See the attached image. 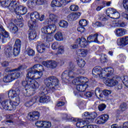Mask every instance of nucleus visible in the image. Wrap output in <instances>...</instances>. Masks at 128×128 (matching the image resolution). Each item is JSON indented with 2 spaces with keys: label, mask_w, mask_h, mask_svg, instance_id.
Instances as JSON below:
<instances>
[{
  "label": "nucleus",
  "mask_w": 128,
  "mask_h": 128,
  "mask_svg": "<svg viewBox=\"0 0 128 128\" xmlns=\"http://www.w3.org/2000/svg\"><path fill=\"white\" fill-rule=\"evenodd\" d=\"M40 68L42 67L36 64L29 69L26 80L22 82L23 86H25V88L23 90V92L26 96L34 94L36 91L40 88V83L34 80L40 78L42 76V72L36 70L37 69L38 70H42Z\"/></svg>",
  "instance_id": "nucleus-1"
},
{
  "label": "nucleus",
  "mask_w": 128,
  "mask_h": 128,
  "mask_svg": "<svg viewBox=\"0 0 128 128\" xmlns=\"http://www.w3.org/2000/svg\"><path fill=\"white\" fill-rule=\"evenodd\" d=\"M114 73V68L108 67L102 69L100 67H95L93 68L92 74L94 78H106Z\"/></svg>",
  "instance_id": "nucleus-2"
},
{
  "label": "nucleus",
  "mask_w": 128,
  "mask_h": 128,
  "mask_svg": "<svg viewBox=\"0 0 128 128\" xmlns=\"http://www.w3.org/2000/svg\"><path fill=\"white\" fill-rule=\"evenodd\" d=\"M68 68V71H64L62 74V80H68V82H70L72 78H74L78 74H80V69L76 68V66L72 64H70Z\"/></svg>",
  "instance_id": "nucleus-3"
},
{
  "label": "nucleus",
  "mask_w": 128,
  "mask_h": 128,
  "mask_svg": "<svg viewBox=\"0 0 128 128\" xmlns=\"http://www.w3.org/2000/svg\"><path fill=\"white\" fill-rule=\"evenodd\" d=\"M2 108L6 110H14L16 108V106L20 104V98H15V100H8L2 101L0 104Z\"/></svg>",
  "instance_id": "nucleus-4"
},
{
  "label": "nucleus",
  "mask_w": 128,
  "mask_h": 128,
  "mask_svg": "<svg viewBox=\"0 0 128 128\" xmlns=\"http://www.w3.org/2000/svg\"><path fill=\"white\" fill-rule=\"evenodd\" d=\"M44 84L52 92H54L58 86V79L54 76H50L44 80Z\"/></svg>",
  "instance_id": "nucleus-5"
},
{
  "label": "nucleus",
  "mask_w": 128,
  "mask_h": 128,
  "mask_svg": "<svg viewBox=\"0 0 128 128\" xmlns=\"http://www.w3.org/2000/svg\"><path fill=\"white\" fill-rule=\"evenodd\" d=\"M104 84L107 86H116L117 90L122 88V84L118 81V78H108L105 80Z\"/></svg>",
  "instance_id": "nucleus-6"
},
{
  "label": "nucleus",
  "mask_w": 128,
  "mask_h": 128,
  "mask_svg": "<svg viewBox=\"0 0 128 128\" xmlns=\"http://www.w3.org/2000/svg\"><path fill=\"white\" fill-rule=\"evenodd\" d=\"M106 14L109 18H114V20H118L119 18H120V14L116 10L110 8L106 10Z\"/></svg>",
  "instance_id": "nucleus-7"
},
{
  "label": "nucleus",
  "mask_w": 128,
  "mask_h": 128,
  "mask_svg": "<svg viewBox=\"0 0 128 128\" xmlns=\"http://www.w3.org/2000/svg\"><path fill=\"white\" fill-rule=\"evenodd\" d=\"M8 38H10V34L6 32L3 26L0 25V42H6Z\"/></svg>",
  "instance_id": "nucleus-8"
},
{
  "label": "nucleus",
  "mask_w": 128,
  "mask_h": 128,
  "mask_svg": "<svg viewBox=\"0 0 128 128\" xmlns=\"http://www.w3.org/2000/svg\"><path fill=\"white\" fill-rule=\"evenodd\" d=\"M82 116L84 118H86L84 120H92V122H94V118L98 116V114H96V112H86L82 114Z\"/></svg>",
  "instance_id": "nucleus-9"
},
{
  "label": "nucleus",
  "mask_w": 128,
  "mask_h": 128,
  "mask_svg": "<svg viewBox=\"0 0 128 128\" xmlns=\"http://www.w3.org/2000/svg\"><path fill=\"white\" fill-rule=\"evenodd\" d=\"M44 4V0H28V6L30 8H32L36 6H42Z\"/></svg>",
  "instance_id": "nucleus-10"
},
{
  "label": "nucleus",
  "mask_w": 128,
  "mask_h": 128,
  "mask_svg": "<svg viewBox=\"0 0 128 128\" xmlns=\"http://www.w3.org/2000/svg\"><path fill=\"white\" fill-rule=\"evenodd\" d=\"M7 94L9 98H19L18 96V94H20V89L19 88H12L8 92H7Z\"/></svg>",
  "instance_id": "nucleus-11"
},
{
  "label": "nucleus",
  "mask_w": 128,
  "mask_h": 128,
  "mask_svg": "<svg viewBox=\"0 0 128 128\" xmlns=\"http://www.w3.org/2000/svg\"><path fill=\"white\" fill-rule=\"evenodd\" d=\"M78 122L76 123L77 128H84V126H88V124H92V119H89L88 120H82V119H78Z\"/></svg>",
  "instance_id": "nucleus-12"
},
{
  "label": "nucleus",
  "mask_w": 128,
  "mask_h": 128,
  "mask_svg": "<svg viewBox=\"0 0 128 128\" xmlns=\"http://www.w3.org/2000/svg\"><path fill=\"white\" fill-rule=\"evenodd\" d=\"M10 3L8 6V8L10 12H14L16 14V10H18V4L16 2V0H10Z\"/></svg>",
  "instance_id": "nucleus-13"
},
{
  "label": "nucleus",
  "mask_w": 128,
  "mask_h": 128,
  "mask_svg": "<svg viewBox=\"0 0 128 128\" xmlns=\"http://www.w3.org/2000/svg\"><path fill=\"white\" fill-rule=\"evenodd\" d=\"M28 12V9L26 7H24L22 6H18V8L17 10H16V14H18V16L20 18H22V16L20 15L23 16L24 14H26Z\"/></svg>",
  "instance_id": "nucleus-14"
},
{
  "label": "nucleus",
  "mask_w": 128,
  "mask_h": 128,
  "mask_svg": "<svg viewBox=\"0 0 128 128\" xmlns=\"http://www.w3.org/2000/svg\"><path fill=\"white\" fill-rule=\"evenodd\" d=\"M27 118L29 120H38L40 118V112H34L28 114Z\"/></svg>",
  "instance_id": "nucleus-15"
},
{
  "label": "nucleus",
  "mask_w": 128,
  "mask_h": 128,
  "mask_svg": "<svg viewBox=\"0 0 128 128\" xmlns=\"http://www.w3.org/2000/svg\"><path fill=\"white\" fill-rule=\"evenodd\" d=\"M114 33L117 38H122V36H126L128 34V32L124 28H118L114 30Z\"/></svg>",
  "instance_id": "nucleus-16"
},
{
  "label": "nucleus",
  "mask_w": 128,
  "mask_h": 128,
  "mask_svg": "<svg viewBox=\"0 0 128 128\" xmlns=\"http://www.w3.org/2000/svg\"><path fill=\"white\" fill-rule=\"evenodd\" d=\"M117 44L120 46H126L128 44V36H124L117 40Z\"/></svg>",
  "instance_id": "nucleus-17"
},
{
  "label": "nucleus",
  "mask_w": 128,
  "mask_h": 128,
  "mask_svg": "<svg viewBox=\"0 0 128 128\" xmlns=\"http://www.w3.org/2000/svg\"><path fill=\"white\" fill-rule=\"evenodd\" d=\"M108 114H102L99 116L97 120H96V124H104L106 122H108Z\"/></svg>",
  "instance_id": "nucleus-18"
},
{
  "label": "nucleus",
  "mask_w": 128,
  "mask_h": 128,
  "mask_svg": "<svg viewBox=\"0 0 128 128\" xmlns=\"http://www.w3.org/2000/svg\"><path fill=\"white\" fill-rule=\"evenodd\" d=\"M43 64L48 68H56L58 66V63L54 60L44 62Z\"/></svg>",
  "instance_id": "nucleus-19"
},
{
  "label": "nucleus",
  "mask_w": 128,
  "mask_h": 128,
  "mask_svg": "<svg viewBox=\"0 0 128 128\" xmlns=\"http://www.w3.org/2000/svg\"><path fill=\"white\" fill-rule=\"evenodd\" d=\"M76 44H78L80 46L81 48H86L88 44V42H86V40L84 38L82 37L80 38H78L76 40Z\"/></svg>",
  "instance_id": "nucleus-20"
},
{
  "label": "nucleus",
  "mask_w": 128,
  "mask_h": 128,
  "mask_svg": "<svg viewBox=\"0 0 128 128\" xmlns=\"http://www.w3.org/2000/svg\"><path fill=\"white\" fill-rule=\"evenodd\" d=\"M94 93L96 96H100L102 94V90H100V88H96L94 92V91H92L91 92H86L84 94V96H86V98H91V96H92V94H94Z\"/></svg>",
  "instance_id": "nucleus-21"
},
{
  "label": "nucleus",
  "mask_w": 128,
  "mask_h": 128,
  "mask_svg": "<svg viewBox=\"0 0 128 128\" xmlns=\"http://www.w3.org/2000/svg\"><path fill=\"white\" fill-rule=\"evenodd\" d=\"M98 34H94L90 35L87 38V40L88 42H96V44H100V42L98 40Z\"/></svg>",
  "instance_id": "nucleus-22"
},
{
  "label": "nucleus",
  "mask_w": 128,
  "mask_h": 128,
  "mask_svg": "<svg viewBox=\"0 0 128 128\" xmlns=\"http://www.w3.org/2000/svg\"><path fill=\"white\" fill-rule=\"evenodd\" d=\"M8 118L10 120L6 122V124H8V126H14L16 124V121L14 119V114L8 115Z\"/></svg>",
  "instance_id": "nucleus-23"
},
{
  "label": "nucleus",
  "mask_w": 128,
  "mask_h": 128,
  "mask_svg": "<svg viewBox=\"0 0 128 128\" xmlns=\"http://www.w3.org/2000/svg\"><path fill=\"white\" fill-rule=\"evenodd\" d=\"M38 102H40V97L38 96H35L30 99V102H26L25 106H32L34 104Z\"/></svg>",
  "instance_id": "nucleus-24"
},
{
  "label": "nucleus",
  "mask_w": 128,
  "mask_h": 128,
  "mask_svg": "<svg viewBox=\"0 0 128 128\" xmlns=\"http://www.w3.org/2000/svg\"><path fill=\"white\" fill-rule=\"evenodd\" d=\"M88 88V84H79L76 86V90L78 92H84Z\"/></svg>",
  "instance_id": "nucleus-25"
},
{
  "label": "nucleus",
  "mask_w": 128,
  "mask_h": 128,
  "mask_svg": "<svg viewBox=\"0 0 128 128\" xmlns=\"http://www.w3.org/2000/svg\"><path fill=\"white\" fill-rule=\"evenodd\" d=\"M62 6V0H52L51 2L52 8H58Z\"/></svg>",
  "instance_id": "nucleus-26"
},
{
  "label": "nucleus",
  "mask_w": 128,
  "mask_h": 128,
  "mask_svg": "<svg viewBox=\"0 0 128 128\" xmlns=\"http://www.w3.org/2000/svg\"><path fill=\"white\" fill-rule=\"evenodd\" d=\"M40 14L36 12H33L30 14V18L31 20L36 22L40 20Z\"/></svg>",
  "instance_id": "nucleus-27"
},
{
  "label": "nucleus",
  "mask_w": 128,
  "mask_h": 128,
  "mask_svg": "<svg viewBox=\"0 0 128 128\" xmlns=\"http://www.w3.org/2000/svg\"><path fill=\"white\" fill-rule=\"evenodd\" d=\"M41 32L42 33V38H44L45 36L50 34V29L48 26H44L41 28Z\"/></svg>",
  "instance_id": "nucleus-28"
},
{
  "label": "nucleus",
  "mask_w": 128,
  "mask_h": 128,
  "mask_svg": "<svg viewBox=\"0 0 128 128\" xmlns=\"http://www.w3.org/2000/svg\"><path fill=\"white\" fill-rule=\"evenodd\" d=\"M12 46H7L5 48V54L7 58H10L12 56Z\"/></svg>",
  "instance_id": "nucleus-29"
},
{
  "label": "nucleus",
  "mask_w": 128,
  "mask_h": 128,
  "mask_svg": "<svg viewBox=\"0 0 128 128\" xmlns=\"http://www.w3.org/2000/svg\"><path fill=\"white\" fill-rule=\"evenodd\" d=\"M50 100V98L46 95H42V96L39 98V102L43 104H44V102H48Z\"/></svg>",
  "instance_id": "nucleus-30"
},
{
  "label": "nucleus",
  "mask_w": 128,
  "mask_h": 128,
  "mask_svg": "<svg viewBox=\"0 0 128 128\" xmlns=\"http://www.w3.org/2000/svg\"><path fill=\"white\" fill-rule=\"evenodd\" d=\"M58 20V16L54 14H50L49 15V20H46V22L48 24H50L52 22H56Z\"/></svg>",
  "instance_id": "nucleus-31"
},
{
  "label": "nucleus",
  "mask_w": 128,
  "mask_h": 128,
  "mask_svg": "<svg viewBox=\"0 0 128 128\" xmlns=\"http://www.w3.org/2000/svg\"><path fill=\"white\" fill-rule=\"evenodd\" d=\"M10 72H12L10 73L12 78H13V80H16V78H18L20 76V72H18L17 70H15L12 71V70H11Z\"/></svg>",
  "instance_id": "nucleus-32"
},
{
  "label": "nucleus",
  "mask_w": 128,
  "mask_h": 128,
  "mask_svg": "<svg viewBox=\"0 0 128 128\" xmlns=\"http://www.w3.org/2000/svg\"><path fill=\"white\" fill-rule=\"evenodd\" d=\"M28 26L30 30H33L36 28V22L33 20H30L28 22Z\"/></svg>",
  "instance_id": "nucleus-33"
},
{
  "label": "nucleus",
  "mask_w": 128,
  "mask_h": 128,
  "mask_svg": "<svg viewBox=\"0 0 128 128\" xmlns=\"http://www.w3.org/2000/svg\"><path fill=\"white\" fill-rule=\"evenodd\" d=\"M36 48L38 52L42 54V52H46V45L41 43L40 44L38 45Z\"/></svg>",
  "instance_id": "nucleus-34"
},
{
  "label": "nucleus",
  "mask_w": 128,
  "mask_h": 128,
  "mask_svg": "<svg viewBox=\"0 0 128 128\" xmlns=\"http://www.w3.org/2000/svg\"><path fill=\"white\" fill-rule=\"evenodd\" d=\"M54 38L56 40H58V42H62L64 40V36L60 32H58L54 34Z\"/></svg>",
  "instance_id": "nucleus-35"
},
{
  "label": "nucleus",
  "mask_w": 128,
  "mask_h": 128,
  "mask_svg": "<svg viewBox=\"0 0 128 128\" xmlns=\"http://www.w3.org/2000/svg\"><path fill=\"white\" fill-rule=\"evenodd\" d=\"M3 80L4 82H12L14 79L12 78L11 74H9L4 76Z\"/></svg>",
  "instance_id": "nucleus-36"
},
{
  "label": "nucleus",
  "mask_w": 128,
  "mask_h": 128,
  "mask_svg": "<svg viewBox=\"0 0 128 128\" xmlns=\"http://www.w3.org/2000/svg\"><path fill=\"white\" fill-rule=\"evenodd\" d=\"M51 34H47V35H45L44 38L42 37V38H44L48 43L50 42H52L54 40V36Z\"/></svg>",
  "instance_id": "nucleus-37"
},
{
  "label": "nucleus",
  "mask_w": 128,
  "mask_h": 128,
  "mask_svg": "<svg viewBox=\"0 0 128 128\" xmlns=\"http://www.w3.org/2000/svg\"><path fill=\"white\" fill-rule=\"evenodd\" d=\"M77 64L80 68H84L86 66V61H84V59H82V58H79L77 60Z\"/></svg>",
  "instance_id": "nucleus-38"
},
{
  "label": "nucleus",
  "mask_w": 128,
  "mask_h": 128,
  "mask_svg": "<svg viewBox=\"0 0 128 128\" xmlns=\"http://www.w3.org/2000/svg\"><path fill=\"white\" fill-rule=\"evenodd\" d=\"M78 54H79L80 56L84 58L88 54V50H79L77 51Z\"/></svg>",
  "instance_id": "nucleus-39"
},
{
  "label": "nucleus",
  "mask_w": 128,
  "mask_h": 128,
  "mask_svg": "<svg viewBox=\"0 0 128 128\" xmlns=\"http://www.w3.org/2000/svg\"><path fill=\"white\" fill-rule=\"evenodd\" d=\"M48 28H49V30H50V34H54V32H56V24H50L49 26H48Z\"/></svg>",
  "instance_id": "nucleus-40"
},
{
  "label": "nucleus",
  "mask_w": 128,
  "mask_h": 128,
  "mask_svg": "<svg viewBox=\"0 0 128 128\" xmlns=\"http://www.w3.org/2000/svg\"><path fill=\"white\" fill-rule=\"evenodd\" d=\"M36 38V33L34 31H32L29 34L28 38L30 40H34Z\"/></svg>",
  "instance_id": "nucleus-41"
},
{
  "label": "nucleus",
  "mask_w": 128,
  "mask_h": 128,
  "mask_svg": "<svg viewBox=\"0 0 128 128\" xmlns=\"http://www.w3.org/2000/svg\"><path fill=\"white\" fill-rule=\"evenodd\" d=\"M0 2L3 8H8L10 4V0H0Z\"/></svg>",
  "instance_id": "nucleus-42"
},
{
  "label": "nucleus",
  "mask_w": 128,
  "mask_h": 128,
  "mask_svg": "<svg viewBox=\"0 0 128 128\" xmlns=\"http://www.w3.org/2000/svg\"><path fill=\"white\" fill-rule=\"evenodd\" d=\"M58 24L60 28H66L68 26V23L66 20H61Z\"/></svg>",
  "instance_id": "nucleus-43"
},
{
  "label": "nucleus",
  "mask_w": 128,
  "mask_h": 128,
  "mask_svg": "<svg viewBox=\"0 0 128 128\" xmlns=\"http://www.w3.org/2000/svg\"><path fill=\"white\" fill-rule=\"evenodd\" d=\"M14 47L15 48H20L22 47V41H20V39H17L15 42Z\"/></svg>",
  "instance_id": "nucleus-44"
},
{
  "label": "nucleus",
  "mask_w": 128,
  "mask_h": 128,
  "mask_svg": "<svg viewBox=\"0 0 128 128\" xmlns=\"http://www.w3.org/2000/svg\"><path fill=\"white\" fill-rule=\"evenodd\" d=\"M48 88L46 87H42L40 90V94L41 96H46L48 94Z\"/></svg>",
  "instance_id": "nucleus-45"
},
{
  "label": "nucleus",
  "mask_w": 128,
  "mask_h": 128,
  "mask_svg": "<svg viewBox=\"0 0 128 128\" xmlns=\"http://www.w3.org/2000/svg\"><path fill=\"white\" fill-rule=\"evenodd\" d=\"M78 80H79V82L80 84H82V82H84L85 84H86L88 82V80L86 78H84L83 76H80L78 77Z\"/></svg>",
  "instance_id": "nucleus-46"
},
{
  "label": "nucleus",
  "mask_w": 128,
  "mask_h": 128,
  "mask_svg": "<svg viewBox=\"0 0 128 128\" xmlns=\"http://www.w3.org/2000/svg\"><path fill=\"white\" fill-rule=\"evenodd\" d=\"M80 12H76L75 13H72V16L73 20H78L80 16Z\"/></svg>",
  "instance_id": "nucleus-47"
},
{
  "label": "nucleus",
  "mask_w": 128,
  "mask_h": 128,
  "mask_svg": "<svg viewBox=\"0 0 128 128\" xmlns=\"http://www.w3.org/2000/svg\"><path fill=\"white\" fill-rule=\"evenodd\" d=\"M26 53L29 56H34L36 52L32 49L28 48L26 50Z\"/></svg>",
  "instance_id": "nucleus-48"
},
{
  "label": "nucleus",
  "mask_w": 128,
  "mask_h": 128,
  "mask_svg": "<svg viewBox=\"0 0 128 128\" xmlns=\"http://www.w3.org/2000/svg\"><path fill=\"white\" fill-rule=\"evenodd\" d=\"M20 48H15V47H14L13 49V54L14 56H18V54H20Z\"/></svg>",
  "instance_id": "nucleus-49"
},
{
  "label": "nucleus",
  "mask_w": 128,
  "mask_h": 128,
  "mask_svg": "<svg viewBox=\"0 0 128 128\" xmlns=\"http://www.w3.org/2000/svg\"><path fill=\"white\" fill-rule=\"evenodd\" d=\"M50 126H52V124L50 122L48 121H43L42 128H50Z\"/></svg>",
  "instance_id": "nucleus-50"
},
{
  "label": "nucleus",
  "mask_w": 128,
  "mask_h": 128,
  "mask_svg": "<svg viewBox=\"0 0 128 128\" xmlns=\"http://www.w3.org/2000/svg\"><path fill=\"white\" fill-rule=\"evenodd\" d=\"M79 24L80 26L84 27L88 25V22L86 20L83 19L79 22Z\"/></svg>",
  "instance_id": "nucleus-51"
},
{
  "label": "nucleus",
  "mask_w": 128,
  "mask_h": 128,
  "mask_svg": "<svg viewBox=\"0 0 128 128\" xmlns=\"http://www.w3.org/2000/svg\"><path fill=\"white\" fill-rule=\"evenodd\" d=\"M118 60H120L122 62H124V60H126V56L121 54L118 56Z\"/></svg>",
  "instance_id": "nucleus-52"
},
{
  "label": "nucleus",
  "mask_w": 128,
  "mask_h": 128,
  "mask_svg": "<svg viewBox=\"0 0 128 128\" xmlns=\"http://www.w3.org/2000/svg\"><path fill=\"white\" fill-rule=\"evenodd\" d=\"M122 82H123V84H124L125 86H126V88H128V76H124V77Z\"/></svg>",
  "instance_id": "nucleus-53"
},
{
  "label": "nucleus",
  "mask_w": 128,
  "mask_h": 128,
  "mask_svg": "<svg viewBox=\"0 0 128 128\" xmlns=\"http://www.w3.org/2000/svg\"><path fill=\"white\" fill-rule=\"evenodd\" d=\"M64 52V46H60V47H58V54H62Z\"/></svg>",
  "instance_id": "nucleus-54"
},
{
  "label": "nucleus",
  "mask_w": 128,
  "mask_h": 128,
  "mask_svg": "<svg viewBox=\"0 0 128 128\" xmlns=\"http://www.w3.org/2000/svg\"><path fill=\"white\" fill-rule=\"evenodd\" d=\"M98 20H100L103 22H106V20H108V19L104 15L98 16Z\"/></svg>",
  "instance_id": "nucleus-55"
},
{
  "label": "nucleus",
  "mask_w": 128,
  "mask_h": 128,
  "mask_svg": "<svg viewBox=\"0 0 128 128\" xmlns=\"http://www.w3.org/2000/svg\"><path fill=\"white\" fill-rule=\"evenodd\" d=\"M70 10L72 12H76L78 10V6L76 5H72L70 6Z\"/></svg>",
  "instance_id": "nucleus-56"
},
{
  "label": "nucleus",
  "mask_w": 128,
  "mask_h": 128,
  "mask_svg": "<svg viewBox=\"0 0 128 128\" xmlns=\"http://www.w3.org/2000/svg\"><path fill=\"white\" fill-rule=\"evenodd\" d=\"M106 108V106L104 104H100L98 106V108L100 112H102V110H104Z\"/></svg>",
  "instance_id": "nucleus-57"
},
{
  "label": "nucleus",
  "mask_w": 128,
  "mask_h": 128,
  "mask_svg": "<svg viewBox=\"0 0 128 128\" xmlns=\"http://www.w3.org/2000/svg\"><path fill=\"white\" fill-rule=\"evenodd\" d=\"M122 4L124 8L128 11V0H123Z\"/></svg>",
  "instance_id": "nucleus-58"
},
{
  "label": "nucleus",
  "mask_w": 128,
  "mask_h": 128,
  "mask_svg": "<svg viewBox=\"0 0 128 128\" xmlns=\"http://www.w3.org/2000/svg\"><path fill=\"white\" fill-rule=\"evenodd\" d=\"M102 94H104V96H109V94H112V90H104L102 91Z\"/></svg>",
  "instance_id": "nucleus-59"
},
{
  "label": "nucleus",
  "mask_w": 128,
  "mask_h": 128,
  "mask_svg": "<svg viewBox=\"0 0 128 128\" xmlns=\"http://www.w3.org/2000/svg\"><path fill=\"white\" fill-rule=\"evenodd\" d=\"M26 68V66L24 65H21L18 68L12 70V72H14V70H18V72H20V70H24Z\"/></svg>",
  "instance_id": "nucleus-60"
},
{
  "label": "nucleus",
  "mask_w": 128,
  "mask_h": 128,
  "mask_svg": "<svg viewBox=\"0 0 128 128\" xmlns=\"http://www.w3.org/2000/svg\"><path fill=\"white\" fill-rule=\"evenodd\" d=\"M126 103H122L120 106V108L121 109V110L122 112H124V110H126Z\"/></svg>",
  "instance_id": "nucleus-61"
},
{
  "label": "nucleus",
  "mask_w": 128,
  "mask_h": 128,
  "mask_svg": "<svg viewBox=\"0 0 128 128\" xmlns=\"http://www.w3.org/2000/svg\"><path fill=\"white\" fill-rule=\"evenodd\" d=\"M118 28H124L126 26V23L124 22H120V21H118V24H117Z\"/></svg>",
  "instance_id": "nucleus-62"
},
{
  "label": "nucleus",
  "mask_w": 128,
  "mask_h": 128,
  "mask_svg": "<svg viewBox=\"0 0 128 128\" xmlns=\"http://www.w3.org/2000/svg\"><path fill=\"white\" fill-rule=\"evenodd\" d=\"M77 30L82 34V32L86 31V28H84V27L80 26L78 28Z\"/></svg>",
  "instance_id": "nucleus-63"
},
{
  "label": "nucleus",
  "mask_w": 128,
  "mask_h": 128,
  "mask_svg": "<svg viewBox=\"0 0 128 128\" xmlns=\"http://www.w3.org/2000/svg\"><path fill=\"white\" fill-rule=\"evenodd\" d=\"M72 84H76V86H78V84H80V80H78V77L72 80Z\"/></svg>",
  "instance_id": "nucleus-64"
}]
</instances>
